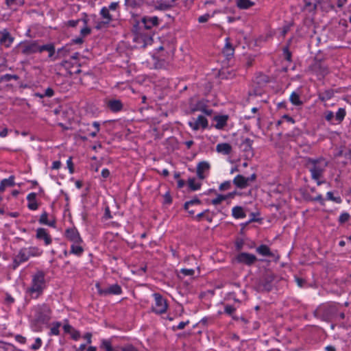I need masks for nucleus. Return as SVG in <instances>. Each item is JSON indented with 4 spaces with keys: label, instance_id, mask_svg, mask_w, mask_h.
Segmentation results:
<instances>
[{
    "label": "nucleus",
    "instance_id": "1",
    "mask_svg": "<svg viewBox=\"0 0 351 351\" xmlns=\"http://www.w3.org/2000/svg\"><path fill=\"white\" fill-rule=\"evenodd\" d=\"M328 165V162L324 158L306 159V167L311 173L312 179L317 181V185L324 183L319 179L323 177L324 172Z\"/></svg>",
    "mask_w": 351,
    "mask_h": 351
},
{
    "label": "nucleus",
    "instance_id": "2",
    "mask_svg": "<svg viewBox=\"0 0 351 351\" xmlns=\"http://www.w3.org/2000/svg\"><path fill=\"white\" fill-rule=\"evenodd\" d=\"M42 254L37 247H23L15 256L13 261V269H16L21 263L27 261L31 256H38Z\"/></svg>",
    "mask_w": 351,
    "mask_h": 351
},
{
    "label": "nucleus",
    "instance_id": "3",
    "mask_svg": "<svg viewBox=\"0 0 351 351\" xmlns=\"http://www.w3.org/2000/svg\"><path fill=\"white\" fill-rule=\"evenodd\" d=\"M45 287V274L43 271H38L32 279V285L29 288V292L31 293H36V298L43 292Z\"/></svg>",
    "mask_w": 351,
    "mask_h": 351
},
{
    "label": "nucleus",
    "instance_id": "4",
    "mask_svg": "<svg viewBox=\"0 0 351 351\" xmlns=\"http://www.w3.org/2000/svg\"><path fill=\"white\" fill-rule=\"evenodd\" d=\"M276 276L271 271H266L258 283V289L263 291H270L274 285Z\"/></svg>",
    "mask_w": 351,
    "mask_h": 351
},
{
    "label": "nucleus",
    "instance_id": "5",
    "mask_svg": "<svg viewBox=\"0 0 351 351\" xmlns=\"http://www.w3.org/2000/svg\"><path fill=\"white\" fill-rule=\"evenodd\" d=\"M155 300V304L152 306V311L157 314H162L167 311L168 305L167 300L158 293L153 295Z\"/></svg>",
    "mask_w": 351,
    "mask_h": 351
},
{
    "label": "nucleus",
    "instance_id": "6",
    "mask_svg": "<svg viewBox=\"0 0 351 351\" xmlns=\"http://www.w3.org/2000/svg\"><path fill=\"white\" fill-rule=\"evenodd\" d=\"M256 179V175L253 173L251 176L245 178L242 175L237 176L234 180L233 183L238 188L244 189L247 187L251 182H253Z\"/></svg>",
    "mask_w": 351,
    "mask_h": 351
},
{
    "label": "nucleus",
    "instance_id": "7",
    "mask_svg": "<svg viewBox=\"0 0 351 351\" xmlns=\"http://www.w3.org/2000/svg\"><path fill=\"white\" fill-rule=\"evenodd\" d=\"M97 288L101 295H119L121 293V288L117 284L112 285L105 289H102L99 285H97Z\"/></svg>",
    "mask_w": 351,
    "mask_h": 351
},
{
    "label": "nucleus",
    "instance_id": "8",
    "mask_svg": "<svg viewBox=\"0 0 351 351\" xmlns=\"http://www.w3.org/2000/svg\"><path fill=\"white\" fill-rule=\"evenodd\" d=\"M20 46L22 49V53L25 55L39 52V45L36 41L21 43Z\"/></svg>",
    "mask_w": 351,
    "mask_h": 351
},
{
    "label": "nucleus",
    "instance_id": "9",
    "mask_svg": "<svg viewBox=\"0 0 351 351\" xmlns=\"http://www.w3.org/2000/svg\"><path fill=\"white\" fill-rule=\"evenodd\" d=\"M36 319L39 322H45L49 319L50 308L46 304L38 306L36 309Z\"/></svg>",
    "mask_w": 351,
    "mask_h": 351
},
{
    "label": "nucleus",
    "instance_id": "10",
    "mask_svg": "<svg viewBox=\"0 0 351 351\" xmlns=\"http://www.w3.org/2000/svg\"><path fill=\"white\" fill-rule=\"evenodd\" d=\"M237 260L239 263L252 265L256 261L257 258L254 254L242 252L237 256Z\"/></svg>",
    "mask_w": 351,
    "mask_h": 351
},
{
    "label": "nucleus",
    "instance_id": "11",
    "mask_svg": "<svg viewBox=\"0 0 351 351\" xmlns=\"http://www.w3.org/2000/svg\"><path fill=\"white\" fill-rule=\"evenodd\" d=\"M252 142V140L246 138L240 145V148L245 153V156L247 158H252L254 156Z\"/></svg>",
    "mask_w": 351,
    "mask_h": 351
},
{
    "label": "nucleus",
    "instance_id": "12",
    "mask_svg": "<svg viewBox=\"0 0 351 351\" xmlns=\"http://www.w3.org/2000/svg\"><path fill=\"white\" fill-rule=\"evenodd\" d=\"M189 124L193 130H197L200 127L203 129L206 128L208 126V121L204 116L199 115L197 119L190 121Z\"/></svg>",
    "mask_w": 351,
    "mask_h": 351
},
{
    "label": "nucleus",
    "instance_id": "13",
    "mask_svg": "<svg viewBox=\"0 0 351 351\" xmlns=\"http://www.w3.org/2000/svg\"><path fill=\"white\" fill-rule=\"evenodd\" d=\"M141 22L145 29H150L153 27L158 26L159 24V20L157 16H144L142 18Z\"/></svg>",
    "mask_w": 351,
    "mask_h": 351
},
{
    "label": "nucleus",
    "instance_id": "14",
    "mask_svg": "<svg viewBox=\"0 0 351 351\" xmlns=\"http://www.w3.org/2000/svg\"><path fill=\"white\" fill-rule=\"evenodd\" d=\"M66 237L74 243H81L82 242V239L75 228L67 229L66 230Z\"/></svg>",
    "mask_w": 351,
    "mask_h": 351
},
{
    "label": "nucleus",
    "instance_id": "15",
    "mask_svg": "<svg viewBox=\"0 0 351 351\" xmlns=\"http://www.w3.org/2000/svg\"><path fill=\"white\" fill-rule=\"evenodd\" d=\"M312 71L318 75L324 76L328 73L327 66L322 62H315L311 66Z\"/></svg>",
    "mask_w": 351,
    "mask_h": 351
},
{
    "label": "nucleus",
    "instance_id": "16",
    "mask_svg": "<svg viewBox=\"0 0 351 351\" xmlns=\"http://www.w3.org/2000/svg\"><path fill=\"white\" fill-rule=\"evenodd\" d=\"M13 40L14 38L6 29L0 31V43L1 45H3L6 47H9Z\"/></svg>",
    "mask_w": 351,
    "mask_h": 351
},
{
    "label": "nucleus",
    "instance_id": "17",
    "mask_svg": "<svg viewBox=\"0 0 351 351\" xmlns=\"http://www.w3.org/2000/svg\"><path fill=\"white\" fill-rule=\"evenodd\" d=\"M36 238L38 239H43L45 245H48L51 243V238L47 232L45 228H39L36 230Z\"/></svg>",
    "mask_w": 351,
    "mask_h": 351
},
{
    "label": "nucleus",
    "instance_id": "18",
    "mask_svg": "<svg viewBox=\"0 0 351 351\" xmlns=\"http://www.w3.org/2000/svg\"><path fill=\"white\" fill-rule=\"evenodd\" d=\"M210 169V165L208 162L206 161H202L198 163L197 166V175L198 178L201 180H203L205 176H204V172L208 171Z\"/></svg>",
    "mask_w": 351,
    "mask_h": 351
},
{
    "label": "nucleus",
    "instance_id": "19",
    "mask_svg": "<svg viewBox=\"0 0 351 351\" xmlns=\"http://www.w3.org/2000/svg\"><path fill=\"white\" fill-rule=\"evenodd\" d=\"M228 119V115H218L214 117V120L216 121L215 128L218 130L223 129L227 124Z\"/></svg>",
    "mask_w": 351,
    "mask_h": 351
},
{
    "label": "nucleus",
    "instance_id": "20",
    "mask_svg": "<svg viewBox=\"0 0 351 351\" xmlns=\"http://www.w3.org/2000/svg\"><path fill=\"white\" fill-rule=\"evenodd\" d=\"M232 149V146L228 143H219L216 146V151L224 155L230 154Z\"/></svg>",
    "mask_w": 351,
    "mask_h": 351
},
{
    "label": "nucleus",
    "instance_id": "21",
    "mask_svg": "<svg viewBox=\"0 0 351 351\" xmlns=\"http://www.w3.org/2000/svg\"><path fill=\"white\" fill-rule=\"evenodd\" d=\"M107 106L112 111V112H119L123 108V104L121 101L119 99H112L109 100L107 102Z\"/></svg>",
    "mask_w": 351,
    "mask_h": 351
},
{
    "label": "nucleus",
    "instance_id": "22",
    "mask_svg": "<svg viewBox=\"0 0 351 351\" xmlns=\"http://www.w3.org/2000/svg\"><path fill=\"white\" fill-rule=\"evenodd\" d=\"M77 64V66H80V64L77 62L72 63L68 60H64L61 63H60L57 66L64 68L69 73L70 75H73L72 68L74 67V65Z\"/></svg>",
    "mask_w": 351,
    "mask_h": 351
},
{
    "label": "nucleus",
    "instance_id": "23",
    "mask_svg": "<svg viewBox=\"0 0 351 351\" xmlns=\"http://www.w3.org/2000/svg\"><path fill=\"white\" fill-rule=\"evenodd\" d=\"M200 204V199L198 198H194L190 201L186 202L184 205V208L190 215H194L195 210H190V206L193 205H199Z\"/></svg>",
    "mask_w": 351,
    "mask_h": 351
},
{
    "label": "nucleus",
    "instance_id": "24",
    "mask_svg": "<svg viewBox=\"0 0 351 351\" xmlns=\"http://www.w3.org/2000/svg\"><path fill=\"white\" fill-rule=\"evenodd\" d=\"M36 193H32L27 197V200L29 202L27 206L30 210H35L38 208V204L36 202Z\"/></svg>",
    "mask_w": 351,
    "mask_h": 351
},
{
    "label": "nucleus",
    "instance_id": "25",
    "mask_svg": "<svg viewBox=\"0 0 351 351\" xmlns=\"http://www.w3.org/2000/svg\"><path fill=\"white\" fill-rule=\"evenodd\" d=\"M226 45L223 49V53L227 58L232 56L234 54V49L230 43L228 41V38L226 39Z\"/></svg>",
    "mask_w": 351,
    "mask_h": 351
},
{
    "label": "nucleus",
    "instance_id": "26",
    "mask_svg": "<svg viewBox=\"0 0 351 351\" xmlns=\"http://www.w3.org/2000/svg\"><path fill=\"white\" fill-rule=\"evenodd\" d=\"M232 216L236 219L244 218L246 215L241 206H235L232 208Z\"/></svg>",
    "mask_w": 351,
    "mask_h": 351
},
{
    "label": "nucleus",
    "instance_id": "27",
    "mask_svg": "<svg viewBox=\"0 0 351 351\" xmlns=\"http://www.w3.org/2000/svg\"><path fill=\"white\" fill-rule=\"evenodd\" d=\"M47 51L49 52V57L51 58L55 53V47L53 44H47L39 46V52Z\"/></svg>",
    "mask_w": 351,
    "mask_h": 351
},
{
    "label": "nucleus",
    "instance_id": "28",
    "mask_svg": "<svg viewBox=\"0 0 351 351\" xmlns=\"http://www.w3.org/2000/svg\"><path fill=\"white\" fill-rule=\"evenodd\" d=\"M237 5L241 9H247L254 3L250 0H236Z\"/></svg>",
    "mask_w": 351,
    "mask_h": 351
},
{
    "label": "nucleus",
    "instance_id": "29",
    "mask_svg": "<svg viewBox=\"0 0 351 351\" xmlns=\"http://www.w3.org/2000/svg\"><path fill=\"white\" fill-rule=\"evenodd\" d=\"M256 252L263 256H272V253L271 252L269 248L265 245H261L258 247H257Z\"/></svg>",
    "mask_w": 351,
    "mask_h": 351
},
{
    "label": "nucleus",
    "instance_id": "30",
    "mask_svg": "<svg viewBox=\"0 0 351 351\" xmlns=\"http://www.w3.org/2000/svg\"><path fill=\"white\" fill-rule=\"evenodd\" d=\"M39 222L42 224L48 225L51 227H54L55 221L49 222L48 221V214L46 212H44L40 217Z\"/></svg>",
    "mask_w": 351,
    "mask_h": 351
},
{
    "label": "nucleus",
    "instance_id": "31",
    "mask_svg": "<svg viewBox=\"0 0 351 351\" xmlns=\"http://www.w3.org/2000/svg\"><path fill=\"white\" fill-rule=\"evenodd\" d=\"M84 250L82 246L80 245V243H74L71 247V253L81 255L83 252Z\"/></svg>",
    "mask_w": 351,
    "mask_h": 351
},
{
    "label": "nucleus",
    "instance_id": "32",
    "mask_svg": "<svg viewBox=\"0 0 351 351\" xmlns=\"http://www.w3.org/2000/svg\"><path fill=\"white\" fill-rule=\"evenodd\" d=\"M101 14L102 15L103 18L106 20L104 21V23L108 24L112 19L109 13V9L106 7L103 8L101 10Z\"/></svg>",
    "mask_w": 351,
    "mask_h": 351
},
{
    "label": "nucleus",
    "instance_id": "33",
    "mask_svg": "<svg viewBox=\"0 0 351 351\" xmlns=\"http://www.w3.org/2000/svg\"><path fill=\"white\" fill-rule=\"evenodd\" d=\"M188 184L190 187V189L192 191H196L200 189L201 184L200 183H196L195 178H189L188 180Z\"/></svg>",
    "mask_w": 351,
    "mask_h": 351
},
{
    "label": "nucleus",
    "instance_id": "34",
    "mask_svg": "<svg viewBox=\"0 0 351 351\" xmlns=\"http://www.w3.org/2000/svg\"><path fill=\"white\" fill-rule=\"evenodd\" d=\"M290 101L293 105H300L302 104L299 95L295 92H293L290 95Z\"/></svg>",
    "mask_w": 351,
    "mask_h": 351
},
{
    "label": "nucleus",
    "instance_id": "35",
    "mask_svg": "<svg viewBox=\"0 0 351 351\" xmlns=\"http://www.w3.org/2000/svg\"><path fill=\"white\" fill-rule=\"evenodd\" d=\"M19 77L16 75L5 74L0 75V83L3 82H9L11 80H18Z\"/></svg>",
    "mask_w": 351,
    "mask_h": 351
},
{
    "label": "nucleus",
    "instance_id": "36",
    "mask_svg": "<svg viewBox=\"0 0 351 351\" xmlns=\"http://www.w3.org/2000/svg\"><path fill=\"white\" fill-rule=\"evenodd\" d=\"M1 181L3 182L5 187L13 186L15 184L14 176H11L9 177V178L3 179Z\"/></svg>",
    "mask_w": 351,
    "mask_h": 351
},
{
    "label": "nucleus",
    "instance_id": "37",
    "mask_svg": "<svg viewBox=\"0 0 351 351\" xmlns=\"http://www.w3.org/2000/svg\"><path fill=\"white\" fill-rule=\"evenodd\" d=\"M346 115V110L344 108H339L335 114L336 120L341 122Z\"/></svg>",
    "mask_w": 351,
    "mask_h": 351
},
{
    "label": "nucleus",
    "instance_id": "38",
    "mask_svg": "<svg viewBox=\"0 0 351 351\" xmlns=\"http://www.w3.org/2000/svg\"><path fill=\"white\" fill-rule=\"evenodd\" d=\"M171 5L169 3H159L157 5H156V9L159 10H167L171 8Z\"/></svg>",
    "mask_w": 351,
    "mask_h": 351
},
{
    "label": "nucleus",
    "instance_id": "39",
    "mask_svg": "<svg viewBox=\"0 0 351 351\" xmlns=\"http://www.w3.org/2000/svg\"><path fill=\"white\" fill-rule=\"evenodd\" d=\"M227 196L223 195H219L216 198L212 200V204L213 205H217L220 204L222 201L226 199Z\"/></svg>",
    "mask_w": 351,
    "mask_h": 351
},
{
    "label": "nucleus",
    "instance_id": "40",
    "mask_svg": "<svg viewBox=\"0 0 351 351\" xmlns=\"http://www.w3.org/2000/svg\"><path fill=\"white\" fill-rule=\"evenodd\" d=\"M305 8H308L309 12H315L317 10V3H312L310 1H305Z\"/></svg>",
    "mask_w": 351,
    "mask_h": 351
},
{
    "label": "nucleus",
    "instance_id": "41",
    "mask_svg": "<svg viewBox=\"0 0 351 351\" xmlns=\"http://www.w3.org/2000/svg\"><path fill=\"white\" fill-rule=\"evenodd\" d=\"M180 273L183 274L184 276H193L195 274L194 269H182L180 271Z\"/></svg>",
    "mask_w": 351,
    "mask_h": 351
},
{
    "label": "nucleus",
    "instance_id": "42",
    "mask_svg": "<svg viewBox=\"0 0 351 351\" xmlns=\"http://www.w3.org/2000/svg\"><path fill=\"white\" fill-rule=\"evenodd\" d=\"M326 196H327V199H330V200H332L333 202H335L337 203H340L341 199L339 197H335L333 196V193L332 192H328L327 194H326Z\"/></svg>",
    "mask_w": 351,
    "mask_h": 351
},
{
    "label": "nucleus",
    "instance_id": "43",
    "mask_svg": "<svg viewBox=\"0 0 351 351\" xmlns=\"http://www.w3.org/2000/svg\"><path fill=\"white\" fill-rule=\"evenodd\" d=\"M5 3L8 7L14 9V7L20 3V0H5Z\"/></svg>",
    "mask_w": 351,
    "mask_h": 351
},
{
    "label": "nucleus",
    "instance_id": "44",
    "mask_svg": "<svg viewBox=\"0 0 351 351\" xmlns=\"http://www.w3.org/2000/svg\"><path fill=\"white\" fill-rule=\"evenodd\" d=\"M349 219H350V215L347 213H344L340 215L339 221L340 223H345L346 221H348Z\"/></svg>",
    "mask_w": 351,
    "mask_h": 351
},
{
    "label": "nucleus",
    "instance_id": "45",
    "mask_svg": "<svg viewBox=\"0 0 351 351\" xmlns=\"http://www.w3.org/2000/svg\"><path fill=\"white\" fill-rule=\"evenodd\" d=\"M230 186H231V183L230 181L224 182L223 183L220 184L219 190L225 191V190L229 189L230 188Z\"/></svg>",
    "mask_w": 351,
    "mask_h": 351
},
{
    "label": "nucleus",
    "instance_id": "46",
    "mask_svg": "<svg viewBox=\"0 0 351 351\" xmlns=\"http://www.w3.org/2000/svg\"><path fill=\"white\" fill-rule=\"evenodd\" d=\"M257 82L258 84L267 83L268 82L267 77L264 75H260L256 77Z\"/></svg>",
    "mask_w": 351,
    "mask_h": 351
},
{
    "label": "nucleus",
    "instance_id": "47",
    "mask_svg": "<svg viewBox=\"0 0 351 351\" xmlns=\"http://www.w3.org/2000/svg\"><path fill=\"white\" fill-rule=\"evenodd\" d=\"M224 311L226 313L232 315L235 311V308L230 305H226Z\"/></svg>",
    "mask_w": 351,
    "mask_h": 351
},
{
    "label": "nucleus",
    "instance_id": "48",
    "mask_svg": "<svg viewBox=\"0 0 351 351\" xmlns=\"http://www.w3.org/2000/svg\"><path fill=\"white\" fill-rule=\"evenodd\" d=\"M102 346L106 350V351H112V347L110 341L104 340L102 341Z\"/></svg>",
    "mask_w": 351,
    "mask_h": 351
},
{
    "label": "nucleus",
    "instance_id": "49",
    "mask_svg": "<svg viewBox=\"0 0 351 351\" xmlns=\"http://www.w3.org/2000/svg\"><path fill=\"white\" fill-rule=\"evenodd\" d=\"M66 165H67V167L69 169V172L71 173H73V171H74V168H73V163L72 162V159L71 158H69L67 161H66Z\"/></svg>",
    "mask_w": 351,
    "mask_h": 351
},
{
    "label": "nucleus",
    "instance_id": "50",
    "mask_svg": "<svg viewBox=\"0 0 351 351\" xmlns=\"http://www.w3.org/2000/svg\"><path fill=\"white\" fill-rule=\"evenodd\" d=\"M41 343H42L41 339L40 338H37V339H36L35 343H34L32 346V348L33 350H37V349H38L40 347Z\"/></svg>",
    "mask_w": 351,
    "mask_h": 351
},
{
    "label": "nucleus",
    "instance_id": "51",
    "mask_svg": "<svg viewBox=\"0 0 351 351\" xmlns=\"http://www.w3.org/2000/svg\"><path fill=\"white\" fill-rule=\"evenodd\" d=\"M310 200L311 201H313V202H320L322 204H324V199L322 197V195L321 194H319L317 195L316 197H311L310 198Z\"/></svg>",
    "mask_w": 351,
    "mask_h": 351
},
{
    "label": "nucleus",
    "instance_id": "52",
    "mask_svg": "<svg viewBox=\"0 0 351 351\" xmlns=\"http://www.w3.org/2000/svg\"><path fill=\"white\" fill-rule=\"evenodd\" d=\"M71 337L74 340H77L80 337V332L78 330L73 329L71 332Z\"/></svg>",
    "mask_w": 351,
    "mask_h": 351
},
{
    "label": "nucleus",
    "instance_id": "53",
    "mask_svg": "<svg viewBox=\"0 0 351 351\" xmlns=\"http://www.w3.org/2000/svg\"><path fill=\"white\" fill-rule=\"evenodd\" d=\"M332 93L330 91L326 92L325 93L321 94L319 98L322 100L328 99L331 97Z\"/></svg>",
    "mask_w": 351,
    "mask_h": 351
},
{
    "label": "nucleus",
    "instance_id": "54",
    "mask_svg": "<svg viewBox=\"0 0 351 351\" xmlns=\"http://www.w3.org/2000/svg\"><path fill=\"white\" fill-rule=\"evenodd\" d=\"M210 19V14H206L204 15L200 16L198 18V21L199 23H205Z\"/></svg>",
    "mask_w": 351,
    "mask_h": 351
},
{
    "label": "nucleus",
    "instance_id": "55",
    "mask_svg": "<svg viewBox=\"0 0 351 351\" xmlns=\"http://www.w3.org/2000/svg\"><path fill=\"white\" fill-rule=\"evenodd\" d=\"M54 95V91L51 88H47L44 93L45 97H51Z\"/></svg>",
    "mask_w": 351,
    "mask_h": 351
},
{
    "label": "nucleus",
    "instance_id": "56",
    "mask_svg": "<svg viewBox=\"0 0 351 351\" xmlns=\"http://www.w3.org/2000/svg\"><path fill=\"white\" fill-rule=\"evenodd\" d=\"M122 351H138V350L132 345H127L122 348Z\"/></svg>",
    "mask_w": 351,
    "mask_h": 351
},
{
    "label": "nucleus",
    "instance_id": "57",
    "mask_svg": "<svg viewBox=\"0 0 351 351\" xmlns=\"http://www.w3.org/2000/svg\"><path fill=\"white\" fill-rule=\"evenodd\" d=\"M90 32H91V30L89 27H85L81 29L80 33L82 36H86L88 35L90 33Z\"/></svg>",
    "mask_w": 351,
    "mask_h": 351
},
{
    "label": "nucleus",
    "instance_id": "58",
    "mask_svg": "<svg viewBox=\"0 0 351 351\" xmlns=\"http://www.w3.org/2000/svg\"><path fill=\"white\" fill-rule=\"evenodd\" d=\"M60 324H58L56 326H53L51 328V334L54 335H59V327Z\"/></svg>",
    "mask_w": 351,
    "mask_h": 351
},
{
    "label": "nucleus",
    "instance_id": "59",
    "mask_svg": "<svg viewBox=\"0 0 351 351\" xmlns=\"http://www.w3.org/2000/svg\"><path fill=\"white\" fill-rule=\"evenodd\" d=\"M69 53V51L66 50L65 48H61L58 50V54L60 56H64Z\"/></svg>",
    "mask_w": 351,
    "mask_h": 351
},
{
    "label": "nucleus",
    "instance_id": "60",
    "mask_svg": "<svg viewBox=\"0 0 351 351\" xmlns=\"http://www.w3.org/2000/svg\"><path fill=\"white\" fill-rule=\"evenodd\" d=\"M282 120H284L285 122L287 121V123H295L293 119L287 114H285L282 116Z\"/></svg>",
    "mask_w": 351,
    "mask_h": 351
},
{
    "label": "nucleus",
    "instance_id": "61",
    "mask_svg": "<svg viewBox=\"0 0 351 351\" xmlns=\"http://www.w3.org/2000/svg\"><path fill=\"white\" fill-rule=\"evenodd\" d=\"M61 167V162L59 160L54 161L52 164L51 168L53 169H58Z\"/></svg>",
    "mask_w": 351,
    "mask_h": 351
},
{
    "label": "nucleus",
    "instance_id": "62",
    "mask_svg": "<svg viewBox=\"0 0 351 351\" xmlns=\"http://www.w3.org/2000/svg\"><path fill=\"white\" fill-rule=\"evenodd\" d=\"M189 323V321L186 322H181L179 323V324L177 326V329L178 330H182L184 328V327Z\"/></svg>",
    "mask_w": 351,
    "mask_h": 351
},
{
    "label": "nucleus",
    "instance_id": "63",
    "mask_svg": "<svg viewBox=\"0 0 351 351\" xmlns=\"http://www.w3.org/2000/svg\"><path fill=\"white\" fill-rule=\"evenodd\" d=\"M334 117H335V115H334V114H333V112H328L326 113V119L327 121H332V119L334 118Z\"/></svg>",
    "mask_w": 351,
    "mask_h": 351
},
{
    "label": "nucleus",
    "instance_id": "64",
    "mask_svg": "<svg viewBox=\"0 0 351 351\" xmlns=\"http://www.w3.org/2000/svg\"><path fill=\"white\" fill-rule=\"evenodd\" d=\"M104 217L106 219H110V218H112V216H111V214H110V208L108 207H106V209H105Z\"/></svg>",
    "mask_w": 351,
    "mask_h": 351
}]
</instances>
